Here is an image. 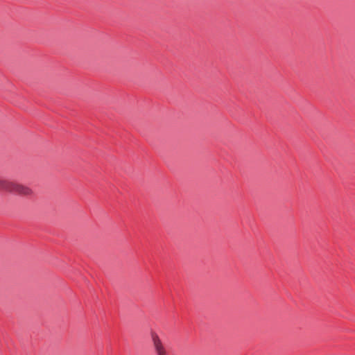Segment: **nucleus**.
Segmentation results:
<instances>
[{"label": "nucleus", "mask_w": 355, "mask_h": 355, "mask_svg": "<svg viewBox=\"0 0 355 355\" xmlns=\"http://www.w3.org/2000/svg\"><path fill=\"white\" fill-rule=\"evenodd\" d=\"M6 192L12 193L21 196H31L33 191L28 186L8 180Z\"/></svg>", "instance_id": "obj_1"}, {"label": "nucleus", "mask_w": 355, "mask_h": 355, "mask_svg": "<svg viewBox=\"0 0 355 355\" xmlns=\"http://www.w3.org/2000/svg\"><path fill=\"white\" fill-rule=\"evenodd\" d=\"M154 350L156 355H168L167 349L159 336L153 333L151 335Z\"/></svg>", "instance_id": "obj_2"}, {"label": "nucleus", "mask_w": 355, "mask_h": 355, "mask_svg": "<svg viewBox=\"0 0 355 355\" xmlns=\"http://www.w3.org/2000/svg\"><path fill=\"white\" fill-rule=\"evenodd\" d=\"M8 180L0 179V191H6Z\"/></svg>", "instance_id": "obj_3"}]
</instances>
